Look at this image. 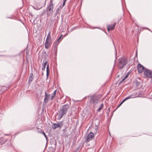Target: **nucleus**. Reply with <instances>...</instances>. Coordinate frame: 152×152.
<instances>
[{"instance_id":"nucleus-1","label":"nucleus","mask_w":152,"mask_h":152,"mask_svg":"<svg viewBox=\"0 0 152 152\" xmlns=\"http://www.w3.org/2000/svg\"><path fill=\"white\" fill-rule=\"evenodd\" d=\"M69 107V106L67 104L62 106L58 112V116L59 117L60 119L62 117L63 115L66 114Z\"/></svg>"},{"instance_id":"nucleus-2","label":"nucleus","mask_w":152,"mask_h":152,"mask_svg":"<svg viewBox=\"0 0 152 152\" xmlns=\"http://www.w3.org/2000/svg\"><path fill=\"white\" fill-rule=\"evenodd\" d=\"M118 66L119 69H122L128 63L127 58L123 57L119 58L118 60Z\"/></svg>"},{"instance_id":"nucleus-3","label":"nucleus","mask_w":152,"mask_h":152,"mask_svg":"<svg viewBox=\"0 0 152 152\" xmlns=\"http://www.w3.org/2000/svg\"><path fill=\"white\" fill-rule=\"evenodd\" d=\"M53 0H50L49 4L46 8V11L48 15H50V13H53Z\"/></svg>"},{"instance_id":"nucleus-4","label":"nucleus","mask_w":152,"mask_h":152,"mask_svg":"<svg viewBox=\"0 0 152 152\" xmlns=\"http://www.w3.org/2000/svg\"><path fill=\"white\" fill-rule=\"evenodd\" d=\"M99 98L98 96L94 95H92L90 100V102L91 103L96 104L99 101Z\"/></svg>"},{"instance_id":"nucleus-5","label":"nucleus","mask_w":152,"mask_h":152,"mask_svg":"<svg viewBox=\"0 0 152 152\" xmlns=\"http://www.w3.org/2000/svg\"><path fill=\"white\" fill-rule=\"evenodd\" d=\"M63 125V123L62 121L58 123H54L52 126V128L55 129L58 128H61Z\"/></svg>"},{"instance_id":"nucleus-6","label":"nucleus","mask_w":152,"mask_h":152,"mask_svg":"<svg viewBox=\"0 0 152 152\" xmlns=\"http://www.w3.org/2000/svg\"><path fill=\"white\" fill-rule=\"evenodd\" d=\"M94 137V134L92 132H90L87 136L86 142H88L91 140Z\"/></svg>"},{"instance_id":"nucleus-7","label":"nucleus","mask_w":152,"mask_h":152,"mask_svg":"<svg viewBox=\"0 0 152 152\" xmlns=\"http://www.w3.org/2000/svg\"><path fill=\"white\" fill-rule=\"evenodd\" d=\"M144 75L148 77L152 78V72L151 70L145 69L144 72Z\"/></svg>"},{"instance_id":"nucleus-8","label":"nucleus","mask_w":152,"mask_h":152,"mask_svg":"<svg viewBox=\"0 0 152 152\" xmlns=\"http://www.w3.org/2000/svg\"><path fill=\"white\" fill-rule=\"evenodd\" d=\"M138 72L140 73H141L145 69V68L140 64H139L137 66Z\"/></svg>"},{"instance_id":"nucleus-9","label":"nucleus","mask_w":152,"mask_h":152,"mask_svg":"<svg viewBox=\"0 0 152 152\" xmlns=\"http://www.w3.org/2000/svg\"><path fill=\"white\" fill-rule=\"evenodd\" d=\"M45 96L44 99V102L45 104H47L48 102V101L50 99V94H48L46 91L45 92Z\"/></svg>"},{"instance_id":"nucleus-10","label":"nucleus","mask_w":152,"mask_h":152,"mask_svg":"<svg viewBox=\"0 0 152 152\" xmlns=\"http://www.w3.org/2000/svg\"><path fill=\"white\" fill-rule=\"evenodd\" d=\"M139 96V94L137 95V93H134L132 94L131 95H130L129 96H128L126 97V98H125L124 100L125 101L126 100H127L130 99V98H133L135 97H138Z\"/></svg>"},{"instance_id":"nucleus-11","label":"nucleus","mask_w":152,"mask_h":152,"mask_svg":"<svg viewBox=\"0 0 152 152\" xmlns=\"http://www.w3.org/2000/svg\"><path fill=\"white\" fill-rule=\"evenodd\" d=\"M116 24V23H115L113 25H107V28L108 31H110L113 30L115 28Z\"/></svg>"},{"instance_id":"nucleus-12","label":"nucleus","mask_w":152,"mask_h":152,"mask_svg":"<svg viewBox=\"0 0 152 152\" xmlns=\"http://www.w3.org/2000/svg\"><path fill=\"white\" fill-rule=\"evenodd\" d=\"M52 44L51 41L46 40L45 42V47L46 49H48V48Z\"/></svg>"},{"instance_id":"nucleus-13","label":"nucleus","mask_w":152,"mask_h":152,"mask_svg":"<svg viewBox=\"0 0 152 152\" xmlns=\"http://www.w3.org/2000/svg\"><path fill=\"white\" fill-rule=\"evenodd\" d=\"M56 90L53 92V93L52 94L51 98L50 99L51 100H53L54 99L55 96H56Z\"/></svg>"},{"instance_id":"nucleus-14","label":"nucleus","mask_w":152,"mask_h":152,"mask_svg":"<svg viewBox=\"0 0 152 152\" xmlns=\"http://www.w3.org/2000/svg\"><path fill=\"white\" fill-rule=\"evenodd\" d=\"M33 75V74L32 73L30 74V76H29V80H28L29 81H28V82H30V83H31V82L33 80V77H32Z\"/></svg>"},{"instance_id":"nucleus-15","label":"nucleus","mask_w":152,"mask_h":152,"mask_svg":"<svg viewBox=\"0 0 152 152\" xmlns=\"http://www.w3.org/2000/svg\"><path fill=\"white\" fill-rule=\"evenodd\" d=\"M6 141L7 140L6 139H4L2 138H0V144H4Z\"/></svg>"},{"instance_id":"nucleus-16","label":"nucleus","mask_w":152,"mask_h":152,"mask_svg":"<svg viewBox=\"0 0 152 152\" xmlns=\"http://www.w3.org/2000/svg\"><path fill=\"white\" fill-rule=\"evenodd\" d=\"M50 32L48 34L47 39L46 40H49V41H51V38L50 35Z\"/></svg>"},{"instance_id":"nucleus-17","label":"nucleus","mask_w":152,"mask_h":152,"mask_svg":"<svg viewBox=\"0 0 152 152\" xmlns=\"http://www.w3.org/2000/svg\"><path fill=\"white\" fill-rule=\"evenodd\" d=\"M47 63V61H45V63H43L42 64V69L43 70H45V67Z\"/></svg>"},{"instance_id":"nucleus-18","label":"nucleus","mask_w":152,"mask_h":152,"mask_svg":"<svg viewBox=\"0 0 152 152\" xmlns=\"http://www.w3.org/2000/svg\"><path fill=\"white\" fill-rule=\"evenodd\" d=\"M46 75L47 76H48L49 75V65L48 64L47 65L46 67Z\"/></svg>"},{"instance_id":"nucleus-19","label":"nucleus","mask_w":152,"mask_h":152,"mask_svg":"<svg viewBox=\"0 0 152 152\" xmlns=\"http://www.w3.org/2000/svg\"><path fill=\"white\" fill-rule=\"evenodd\" d=\"M59 44V43H58V42L57 41L56 42H55L54 43V48H57V45H58Z\"/></svg>"},{"instance_id":"nucleus-20","label":"nucleus","mask_w":152,"mask_h":152,"mask_svg":"<svg viewBox=\"0 0 152 152\" xmlns=\"http://www.w3.org/2000/svg\"><path fill=\"white\" fill-rule=\"evenodd\" d=\"M129 75V73H128L124 77L122 80L121 81L120 83H122L123 82L124 80H125L128 76Z\"/></svg>"},{"instance_id":"nucleus-21","label":"nucleus","mask_w":152,"mask_h":152,"mask_svg":"<svg viewBox=\"0 0 152 152\" xmlns=\"http://www.w3.org/2000/svg\"><path fill=\"white\" fill-rule=\"evenodd\" d=\"M103 105H104L103 104H101L100 107L98 110V111L99 112L102 109L103 107Z\"/></svg>"},{"instance_id":"nucleus-22","label":"nucleus","mask_w":152,"mask_h":152,"mask_svg":"<svg viewBox=\"0 0 152 152\" xmlns=\"http://www.w3.org/2000/svg\"><path fill=\"white\" fill-rule=\"evenodd\" d=\"M60 7H59L57 8V9L56 10V14H57L58 13V11H59V10H60Z\"/></svg>"},{"instance_id":"nucleus-23","label":"nucleus","mask_w":152,"mask_h":152,"mask_svg":"<svg viewBox=\"0 0 152 152\" xmlns=\"http://www.w3.org/2000/svg\"><path fill=\"white\" fill-rule=\"evenodd\" d=\"M124 101L123 100V101L121 102L120 103V104H119V105L118 106V107H117V108H118V107H119L120 106H121V105L122 104V103L124 102Z\"/></svg>"},{"instance_id":"nucleus-24","label":"nucleus","mask_w":152,"mask_h":152,"mask_svg":"<svg viewBox=\"0 0 152 152\" xmlns=\"http://www.w3.org/2000/svg\"><path fill=\"white\" fill-rule=\"evenodd\" d=\"M42 134L44 135L45 137H46V139H47V136L45 134V133L44 132H42Z\"/></svg>"},{"instance_id":"nucleus-25","label":"nucleus","mask_w":152,"mask_h":152,"mask_svg":"<svg viewBox=\"0 0 152 152\" xmlns=\"http://www.w3.org/2000/svg\"><path fill=\"white\" fill-rule=\"evenodd\" d=\"M66 1V0H64L63 4V6H64L65 5Z\"/></svg>"},{"instance_id":"nucleus-26","label":"nucleus","mask_w":152,"mask_h":152,"mask_svg":"<svg viewBox=\"0 0 152 152\" xmlns=\"http://www.w3.org/2000/svg\"><path fill=\"white\" fill-rule=\"evenodd\" d=\"M62 35H61L60 37L58 38V39L57 40V41L58 42L61 39V37H62Z\"/></svg>"},{"instance_id":"nucleus-27","label":"nucleus","mask_w":152,"mask_h":152,"mask_svg":"<svg viewBox=\"0 0 152 152\" xmlns=\"http://www.w3.org/2000/svg\"><path fill=\"white\" fill-rule=\"evenodd\" d=\"M41 8V7L40 8H39V9H36V8H35L34 7V9H36V10H39V9H40Z\"/></svg>"},{"instance_id":"nucleus-28","label":"nucleus","mask_w":152,"mask_h":152,"mask_svg":"<svg viewBox=\"0 0 152 152\" xmlns=\"http://www.w3.org/2000/svg\"><path fill=\"white\" fill-rule=\"evenodd\" d=\"M110 108H108V110H110Z\"/></svg>"}]
</instances>
